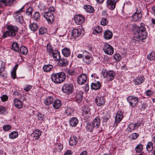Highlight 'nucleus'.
<instances>
[{"label": "nucleus", "instance_id": "obj_47", "mask_svg": "<svg viewBox=\"0 0 155 155\" xmlns=\"http://www.w3.org/2000/svg\"><path fill=\"white\" fill-rule=\"evenodd\" d=\"M147 59L150 60H153L155 58V52L152 51L147 56Z\"/></svg>", "mask_w": 155, "mask_h": 155}, {"label": "nucleus", "instance_id": "obj_39", "mask_svg": "<svg viewBox=\"0 0 155 155\" xmlns=\"http://www.w3.org/2000/svg\"><path fill=\"white\" fill-rule=\"evenodd\" d=\"M18 132L14 131L11 132L9 135V137L10 139H14L18 137Z\"/></svg>", "mask_w": 155, "mask_h": 155}, {"label": "nucleus", "instance_id": "obj_7", "mask_svg": "<svg viewBox=\"0 0 155 155\" xmlns=\"http://www.w3.org/2000/svg\"><path fill=\"white\" fill-rule=\"evenodd\" d=\"M24 8V6H23L18 11L14 12V14L15 15L14 16V18L16 21L21 24L23 22V17L21 13L24 12L23 9Z\"/></svg>", "mask_w": 155, "mask_h": 155}, {"label": "nucleus", "instance_id": "obj_29", "mask_svg": "<svg viewBox=\"0 0 155 155\" xmlns=\"http://www.w3.org/2000/svg\"><path fill=\"white\" fill-rule=\"evenodd\" d=\"M78 123V119L75 117L71 118L69 120V124L72 127H76Z\"/></svg>", "mask_w": 155, "mask_h": 155}, {"label": "nucleus", "instance_id": "obj_19", "mask_svg": "<svg viewBox=\"0 0 155 155\" xmlns=\"http://www.w3.org/2000/svg\"><path fill=\"white\" fill-rule=\"evenodd\" d=\"M53 56L54 60L56 61H58L60 60L61 56L59 52L57 50H54L52 53L51 55H50Z\"/></svg>", "mask_w": 155, "mask_h": 155}, {"label": "nucleus", "instance_id": "obj_41", "mask_svg": "<svg viewBox=\"0 0 155 155\" xmlns=\"http://www.w3.org/2000/svg\"><path fill=\"white\" fill-rule=\"evenodd\" d=\"M29 27L31 31H35L38 29V25L37 23H32L30 25Z\"/></svg>", "mask_w": 155, "mask_h": 155}, {"label": "nucleus", "instance_id": "obj_53", "mask_svg": "<svg viewBox=\"0 0 155 155\" xmlns=\"http://www.w3.org/2000/svg\"><path fill=\"white\" fill-rule=\"evenodd\" d=\"M139 136V134L135 133L132 134L131 136V138L132 140H134L138 137Z\"/></svg>", "mask_w": 155, "mask_h": 155}, {"label": "nucleus", "instance_id": "obj_59", "mask_svg": "<svg viewBox=\"0 0 155 155\" xmlns=\"http://www.w3.org/2000/svg\"><path fill=\"white\" fill-rule=\"evenodd\" d=\"M153 91L151 90H147L145 92L146 95L149 97L151 96L153 94Z\"/></svg>", "mask_w": 155, "mask_h": 155}, {"label": "nucleus", "instance_id": "obj_51", "mask_svg": "<svg viewBox=\"0 0 155 155\" xmlns=\"http://www.w3.org/2000/svg\"><path fill=\"white\" fill-rule=\"evenodd\" d=\"M73 112V110L71 108H68L65 110L67 116L70 115Z\"/></svg>", "mask_w": 155, "mask_h": 155}, {"label": "nucleus", "instance_id": "obj_55", "mask_svg": "<svg viewBox=\"0 0 155 155\" xmlns=\"http://www.w3.org/2000/svg\"><path fill=\"white\" fill-rule=\"evenodd\" d=\"M38 7L41 11H46V8H45V6L44 4H40Z\"/></svg>", "mask_w": 155, "mask_h": 155}, {"label": "nucleus", "instance_id": "obj_23", "mask_svg": "<svg viewBox=\"0 0 155 155\" xmlns=\"http://www.w3.org/2000/svg\"><path fill=\"white\" fill-rule=\"evenodd\" d=\"M113 36L112 32L110 31L107 30L105 31L104 33V38L106 40L111 39Z\"/></svg>", "mask_w": 155, "mask_h": 155}, {"label": "nucleus", "instance_id": "obj_46", "mask_svg": "<svg viewBox=\"0 0 155 155\" xmlns=\"http://www.w3.org/2000/svg\"><path fill=\"white\" fill-rule=\"evenodd\" d=\"M19 51L20 53L23 54H26L28 51L27 48L24 46H22L20 48Z\"/></svg>", "mask_w": 155, "mask_h": 155}, {"label": "nucleus", "instance_id": "obj_45", "mask_svg": "<svg viewBox=\"0 0 155 155\" xmlns=\"http://www.w3.org/2000/svg\"><path fill=\"white\" fill-rule=\"evenodd\" d=\"M143 145L140 143L137 145L135 148V150L136 152L137 153H140L143 150Z\"/></svg>", "mask_w": 155, "mask_h": 155}, {"label": "nucleus", "instance_id": "obj_32", "mask_svg": "<svg viewBox=\"0 0 155 155\" xmlns=\"http://www.w3.org/2000/svg\"><path fill=\"white\" fill-rule=\"evenodd\" d=\"M59 66L60 67L66 66L68 64V62L66 59L60 58L59 61Z\"/></svg>", "mask_w": 155, "mask_h": 155}, {"label": "nucleus", "instance_id": "obj_6", "mask_svg": "<svg viewBox=\"0 0 155 155\" xmlns=\"http://www.w3.org/2000/svg\"><path fill=\"white\" fill-rule=\"evenodd\" d=\"M127 100L131 107L134 108L137 106L139 99L134 95L129 96L127 98Z\"/></svg>", "mask_w": 155, "mask_h": 155}, {"label": "nucleus", "instance_id": "obj_1", "mask_svg": "<svg viewBox=\"0 0 155 155\" xmlns=\"http://www.w3.org/2000/svg\"><path fill=\"white\" fill-rule=\"evenodd\" d=\"M132 30L134 33L137 34L138 37L141 38V39H145L147 36V33L144 27V24L143 23L140 24V26H137L135 24L132 25Z\"/></svg>", "mask_w": 155, "mask_h": 155}, {"label": "nucleus", "instance_id": "obj_52", "mask_svg": "<svg viewBox=\"0 0 155 155\" xmlns=\"http://www.w3.org/2000/svg\"><path fill=\"white\" fill-rule=\"evenodd\" d=\"M108 20L106 18H103L101 21V24L103 26H105L108 23Z\"/></svg>", "mask_w": 155, "mask_h": 155}, {"label": "nucleus", "instance_id": "obj_42", "mask_svg": "<svg viewBox=\"0 0 155 155\" xmlns=\"http://www.w3.org/2000/svg\"><path fill=\"white\" fill-rule=\"evenodd\" d=\"M47 51L48 54L51 55L52 53L54 51L53 48L50 44H48L47 45Z\"/></svg>", "mask_w": 155, "mask_h": 155}, {"label": "nucleus", "instance_id": "obj_37", "mask_svg": "<svg viewBox=\"0 0 155 155\" xmlns=\"http://www.w3.org/2000/svg\"><path fill=\"white\" fill-rule=\"evenodd\" d=\"M86 127L87 129V130L90 132L92 131L94 128L95 127L92 123L90 122H88L87 123Z\"/></svg>", "mask_w": 155, "mask_h": 155}, {"label": "nucleus", "instance_id": "obj_28", "mask_svg": "<svg viewBox=\"0 0 155 155\" xmlns=\"http://www.w3.org/2000/svg\"><path fill=\"white\" fill-rule=\"evenodd\" d=\"M84 8L87 12L90 13H94L95 12L94 8L90 5H86L84 6Z\"/></svg>", "mask_w": 155, "mask_h": 155}, {"label": "nucleus", "instance_id": "obj_36", "mask_svg": "<svg viewBox=\"0 0 155 155\" xmlns=\"http://www.w3.org/2000/svg\"><path fill=\"white\" fill-rule=\"evenodd\" d=\"M62 53L64 56L68 57L70 54V51L69 48H64L62 50Z\"/></svg>", "mask_w": 155, "mask_h": 155}, {"label": "nucleus", "instance_id": "obj_50", "mask_svg": "<svg viewBox=\"0 0 155 155\" xmlns=\"http://www.w3.org/2000/svg\"><path fill=\"white\" fill-rule=\"evenodd\" d=\"M11 128L12 126L9 124H5L3 126V130L5 131H9Z\"/></svg>", "mask_w": 155, "mask_h": 155}, {"label": "nucleus", "instance_id": "obj_58", "mask_svg": "<svg viewBox=\"0 0 155 155\" xmlns=\"http://www.w3.org/2000/svg\"><path fill=\"white\" fill-rule=\"evenodd\" d=\"M66 72L71 75H74L75 74L74 71L73 69L67 70Z\"/></svg>", "mask_w": 155, "mask_h": 155}, {"label": "nucleus", "instance_id": "obj_48", "mask_svg": "<svg viewBox=\"0 0 155 155\" xmlns=\"http://www.w3.org/2000/svg\"><path fill=\"white\" fill-rule=\"evenodd\" d=\"M146 149L148 151H151L153 149V144L151 142L148 143Z\"/></svg>", "mask_w": 155, "mask_h": 155}, {"label": "nucleus", "instance_id": "obj_14", "mask_svg": "<svg viewBox=\"0 0 155 155\" xmlns=\"http://www.w3.org/2000/svg\"><path fill=\"white\" fill-rule=\"evenodd\" d=\"M41 134V132L39 129L35 130L31 134V136L33 140H38Z\"/></svg>", "mask_w": 155, "mask_h": 155}, {"label": "nucleus", "instance_id": "obj_8", "mask_svg": "<svg viewBox=\"0 0 155 155\" xmlns=\"http://www.w3.org/2000/svg\"><path fill=\"white\" fill-rule=\"evenodd\" d=\"M103 75L104 78H107L108 81H113L116 75V73L113 71H105L103 73Z\"/></svg>", "mask_w": 155, "mask_h": 155}, {"label": "nucleus", "instance_id": "obj_57", "mask_svg": "<svg viewBox=\"0 0 155 155\" xmlns=\"http://www.w3.org/2000/svg\"><path fill=\"white\" fill-rule=\"evenodd\" d=\"M46 29L43 27H41L39 30V34L43 35L46 32Z\"/></svg>", "mask_w": 155, "mask_h": 155}, {"label": "nucleus", "instance_id": "obj_3", "mask_svg": "<svg viewBox=\"0 0 155 155\" xmlns=\"http://www.w3.org/2000/svg\"><path fill=\"white\" fill-rule=\"evenodd\" d=\"M78 58H82L84 63L89 65L93 62L94 60L93 56L91 53L85 51L81 54H79L77 55Z\"/></svg>", "mask_w": 155, "mask_h": 155}, {"label": "nucleus", "instance_id": "obj_61", "mask_svg": "<svg viewBox=\"0 0 155 155\" xmlns=\"http://www.w3.org/2000/svg\"><path fill=\"white\" fill-rule=\"evenodd\" d=\"M1 97L2 101L3 102L7 101L8 98V97L7 95L4 94Z\"/></svg>", "mask_w": 155, "mask_h": 155}, {"label": "nucleus", "instance_id": "obj_15", "mask_svg": "<svg viewBox=\"0 0 155 155\" xmlns=\"http://www.w3.org/2000/svg\"><path fill=\"white\" fill-rule=\"evenodd\" d=\"M3 3L5 6H13L17 3L16 0H0V3Z\"/></svg>", "mask_w": 155, "mask_h": 155}, {"label": "nucleus", "instance_id": "obj_43", "mask_svg": "<svg viewBox=\"0 0 155 155\" xmlns=\"http://www.w3.org/2000/svg\"><path fill=\"white\" fill-rule=\"evenodd\" d=\"M40 15L39 13L38 12H35L33 14L32 18L35 21H38L40 20Z\"/></svg>", "mask_w": 155, "mask_h": 155}, {"label": "nucleus", "instance_id": "obj_11", "mask_svg": "<svg viewBox=\"0 0 155 155\" xmlns=\"http://www.w3.org/2000/svg\"><path fill=\"white\" fill-rule=\"evenodd\" d=\"M90 110V108L88 106H84L82 109L83 112L82 114L84 120H87L91 116Z\"/></svg>", "mask_w": 155, "mask_h": 155}, {"label": "nucleus", "instance_id": "obj_13", "mask_svg": "<svg viewBox=\"0 0 155 155\" xmlns=\"http://www.w3.org/2000/svg\"><path fill=\"white\" fill-rule=\"evenodd\" d=\"M74 20L77 24L80 25L84 22L85 18L83 15L79 14L74 16Z\"/></svg>", "mask_w": 155, "mask_h": 155}, {"label": "nucleus", "instance_id": "obj_10", "mask_svg": "<svg viewBox=\"0 0 155 155\" xmlns=\"http://www.w3.org/2000/svg\"><path fill=\"white\" fill-rule=\"evenodd\" d=\"M103 50L106 54L111 55L114 53V49L113 47L106 43L103 45Z\"/></svg>", "mask_w": 155, "mask_h": 155}, {"label": "nucleus", "instance_id": "obj_26", "mask_svg": "<svg viewBox=\"0 0 155 155\" xmlns=\"http://www.w3.org/2000/svg\"><path fill=\"white\" fill-rule=\"evenodd\" d=\"M144 80L145 79L144 77L141 76L138 77L135 79L134 81V82L135 85H138L142 83L144 81Z\"/></svg>", "mask_w": 155, "mask_h": 155}, {"label": "nucleus", "instance_id": "obj_16", "mask_svg": "<svg viewBox=\"0 0 155 155\" xmlns=\"http://www.w3.org/2000/svg\"><path fill=\"white\" fill-rule=\"evenodd\" d=\"M119 0H107V6L111 10L114 9L115 7L116 4Z\"/></svg>", "mask_w": 155, "mask_h": 155}, {"label": "nucleus", "instance_id": "obj_27", "mask_svg": "<svg viewBox=\"0 0 155 155\" xmlns=\"http://www.w3.org/2000/svg\"><path fill=\"white\" fill-rule=\"evenodd\" d=\"M101 84L99 81H97L95 83H91V87L92 90H97L100 88Z\"/></svg>", "mask_w": 155, "mask_h": 155}, {"label": "nucleus", "instance_id": "obj_22", "mask_svg": "<svg viewBox=\"0 0 155 155\" xmlns=\"http://www.w3.org/2000/svg\"><path fill=\"white\" fill-rule=\"evenodd\" d=\"M14 104L15 107L18 109L22 108L23 106L21 101L19 99L17 98L14 99Z\"/></svg>", "mask_w": 155, "mask_h": 155}, {"label": "nucleus", "instance_id": "obj_33", "mask_svg": "<svg viewBox=\"0 0 155 155\" xmlns=\"http://www.w3.org/2000/svg\"><path fill=\"white\" fill-rule=\"evenodd\" d=\"M94 127L98 128L100 124V120L99 117H96L92 122Z\"/></svg>", "mask_w": 155, "mask_h": 155}, {"label": "nucleus", "instance_id": "obj_2", "mask_svg": "<svg viewBox=\"0 0 155 155\" xmlns=\"http://www.w3.org/2000/svg\"><path fill=\"white\" fill-rule=\"evenodd\" d=\"M66 74L63 72L59 73H53L51 75L52 81L56 84L63 83L66 79Z\"/></svg>", "mask_w": 155, "mask_h": 155}, {"label": "nucleus", "instance_id": "obj_63", "mask_svg": "<svg viewBox=\"0 0 155 155\" xmlns=\"http://www.w3.org/2000/svg\"><path fill=\"white\" fill-rule=\"evenodd\" d=\"M37 117L39 120H43L44 116L41 113H39L37 115Z\"/></svg>", "mask_w": 155, "mask_h": 155}, {"label": "nucleus", "instance_id": "obj_35", "mask_svg": "<svg viewBox=\"0 0 155 155\" xmlns=\"http://www.w3.org/2000/svg\"><path fill=\"white\" fill-rule=\"evenodd\" d=\"M83 93L82 92H77L76 94L75 99L77 103H80L83 98Z\"/></svg>", "mask_w": 155, "mask_h": 155}, {"label": "nucleus", "instance_id": "obj_34", "mask_svg": "<svg viewBox=\"0 0 155 155\" xmlns=\"http://www.w3.org/2000/svg\"><path fill=\"white\" fill-rule=\"evenodd\" d=\"M71 35L74 38H76L80 36L81 32L78 29H74L72 31Z\"/></svg>", "mask_w": 155, "mask_h": 155}, {"label": "nucleus", "instance_id": "obj_54", "mask_svg": "<svg viewBox=\"0 0 155 155\" xmlns=\"http://www.w3.org/2000/svg\"><path fill=\"white\" fill-rule=\"evenodd\" d=\"M33 9L31 7H29L26 11V14L28 15H31Z\"/></svg>", "mask_w": 155, "mask_h": 155}, {"label": "nucleus", "instance_id": "obj_38", "mask_svg": "<svg viewBox=\"0 0 155 155\" xmlns=\"http://www.w3.org/2000/svg\"><path fill=\"white\" fill-rule=\"evenodd\" d=\"M93 29L95 30L93 32L94 34L97 35L101 33L102 32V28L99 26H97L95 27H94Z\"/></svg>", "mask_w": 155, "mask_h": 155}, {"label": "nucleus", "instance_id": "obj_12", "mask_svg": "<svg viewBox=\"0 0 155 155\" xmlns=\"http://www.w3.org/2000/svg\"><path fill=\"white\" fill-rule=\"evenodd\" d=\"M87 80V74L82 73L78 77L77 82L80 85H82L86 82Z\"/></svg>", "mask_w": 155, "mask_h": 155}, {"label": "nucleus", "instance_id": "obj_18", "mask_svg": "<svg viewBox=\"0 0 155 155\" xmlns=\"http://www.w3.org/2000/svg\"><path fill=\"white\" fill-rule=\"evenodd\" d=\"M5 63L2 62L0 68V75L4 78H7V74L5 70Z\"/></svg>", "mask_w": 155, "mask_h": 155}, {"label": "nucleus", "instance_id": "obj_40", "mask_svg": "<svg viewBox=\"0 0 155 155\" xmlns=\"http://www.w3.org/2000/svg\"><path fill=\"white\" fill-rule=\"evenodd\" d=\"M12 49L15 52H18L19 50V46L17 42H14L12 43Z\"/></svg>", "mask_w": 155, "mask_h": 155}, {"label": "nucleus", "instance_id": "obj_24", "mask_svg": "<svg viewBox=\"0 0 155 155\" xmlns=\"http://www.w3.org/2000/svg\"><path fill=\"white\" fill-rule=\"evenodd\" d=\"M78 141V138L75 136L71 137L69 141V144L71 146L76 145Z\"/></svg>", "mask_w": 155, "mask_h": 155}, {"label": "nucleus", "instance_id": "obj_64", "mask_svg": "<svg viewBox=\"0 0 155 155\" xmlns=\"http://www.w3.org/2000/svg\"><path fill=\"white\" fill-rule=\"evenodd\" d=\"M11 75L12 76V77L14 79H15L16 78V72L15 71H12Z\"/></svg>", "mask_w": 155, "mask_h": 155}, {"label": "nucleus", "instance_id": "obj_25", "mask_svg": "<svg viewBox=\"0 0 155 155\" xmlns=\"http://www.w3.org/2000/svg\"><path fill=\"white\" fill-rule=\"evenodd\" d=\"M123 117V114L121 111H118L115 117V122L119 123L120 122Z\"/></svg>", "mask_w": 155, "mask_h": 155}, {"label": "nucleus", "instance_id": "obj_62", "mask_svg": "<svg viewBox=\"0 0 155 155\" xmlns=\"http://www.w3.org/2000/svg\"><path fill=\"white\" fill-rule=\"evenodd\" d=\"M6 110L5 107L3 106H0V114H3L5 112Z\"/></svg>", "mask_w": 155, "mask_h": 155}, {"label": "nucleus", "instance_id": "obj_17", "mask_svg": "<svg viewBox=\"0 0 155 155\" xmlns=\"http://www.w3.org/2000/svg\"><path fill=\"white\" fill-rule=\"evenodd\" d=\"M95 102L97 106L101 107L104 105L105 102V99L103 96H97L95 98Z\"/></svg>", "mask_w": 155, "mask_h": 155}, {"label": "nucleus", "instance_id": "obj_20", "mask_svg": "<svg viewBox=\"0 0 155 155\" xmlns=\"http://www.w3.org/2000/svg\"><path fill=\"white\" fill-rule=\"evenodd\" d=\"M137 11L132 16V20L134 21H136L141 20L142 16V14L140 12H137Z\"/></svg>", "mask_w": 155, "mask_h": 155}, {"label": "nucleus", "instance_id": "obj_60", "mask_svg": "<svg viewBox=\"0 0 155 155\" xmlns=\"http://www.w3.org/2000/svg\"><path fill=\"white\" fill-rule=\"evenodd\" d=\"M32 86L27 84L25 85L24 89L26 92H28L32 88Z\"/></svg>", "mask_w": 155, "mask_h": 155}, {"label": "nucleus", "instance_id": "obj_56", "mask_svg": "<svg viewBox=\"0 0 155 155\" xmlns=\"http://www.w3.org/2000/svg\"><path fill=\"white\" fill-rule=\"evenodd\" d=\"M147 104L145 102H143L141 104V107L140 108V110L141 111L144 110L147 106Z\"/></svg>", "mask_w": 155, "mask_h": 155}, {"label": "nucleus", "instance_id": "obj_4", "mask_svg": "<svg viewBox=\"0 0 155 155\" xmlns=\"http://www.w3.org/2000/svg\"><path fill=\"white\" fill-rule=\"evenodd\" d=\"M7 30L3 32L2 37L5 38L8 36L14 37L18 31V28L16 26L8 25L6 28Z\"/></svg>", "mask_w": 155, "mask_h": 155}, {"label": "nucleus", "instance_id": "obj_31", "mask_svg": "<svg viewBox=\"0 0 155 155\" xmlns=\"http://www.w3.org/2000/svg\"><path fill=\"white\" fill-rule=\"evenodd\" d=\"M61 105V101L59 100H56L53 103V106L55 109H58Z\"/></svg>", "mask_w": 155, "mask_h": 155}, {"label": "nucleus", "instance_id": "obj_9", "mask_svg": "<svg viewBox=\"0 0 155 155\" xmlns=\"http://www.w3.org/2000/svg\"><path fill=\"white\" fill-rule=\"evenodd\" d=\"M73 85L71 84H65L62 87V90L63 92L68 95L71 93L73 91Z\"/></svg>", "mask_w": 155, "mask_h": 155}, {"label": "nucleus", "instance_id": "obj_5", "mask_svg": "<svg viewBox=\"0 0 155 155\" xmlns=\"http://www.w3.org/2000/svg\"><path fill=\"white\" fill-rule=\"evenodd\" d=\"M54 10L53 7H50L48 9V11H45L44 16L49 24H52L54 21Z\"/></svg>", "mask_w": 155, "mask_h": 155}, {"label": "nucleus", "instance_id": "obj_44", "mask_svg": "<svg viewBox=\"0 0 155 155\" xmlns=\"http://www.w3.org/2000/svg\"><path fill=\"white\" fill-rule=\"evenodd\" d=\"M135 128V125L134 123H131L129 124L127 127V130L129 132H131L134 130Z\"/></svg>", "mask_w": 155, "mask_h": 155}, {"label": "nucleus", "instance_id": "obj_21", "mask_svg": "<svg viewBox=\"0 0 155 155\" xmlns=\"http://www.w3.org/2000/svg\"><path fill=\"white\" fill-rule=\"evenodd\" d=\"M54 101L53 97L51 96L47 95L44 100V103L46 105L51 104Z\"/></svg>", "mask_w": 155, "mask_h": 155}, {"label": "nucleus", "instance_id": "obj_30", "mask_svg": "<svg viewBox=\"0 0 155 155\" xmlns=\"http://www.w3.org/2000/svg\"><path fill=\"white\" fill-rule=\"evenodd\" d=\"M53 68V66L52 64H46L43 66V69L44 72H50L51 71Z\"/></svg>", "mask_w": 155, "mask_h": 155}, {"label": "nucleus", "instance_id": "obj_49", "mask_svg": "<svg viewBox=\"0 0 155 155\" xmlns=\"http://www.w3.org/2000/svg\"><path fill=\"white\" fill-rule=\"evenodd\" d=\"M113 57L116 61H119L121 59V56L119 53L114 54Z\"/></svg>", "mask_w": 155, "mask_h": 155}]
</instances>
